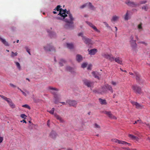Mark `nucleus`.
<instances>
[{"instance_id":"obj_31","label":"nucleus","mask_w":150,"mask_h":150,"mask_svg":"<svg viewBox=\"0 0 150 150\" xmlns=\"http://www.w3.org/2000/svg\"><path fill=\"white\" fill-rule=\"evenodd\" d=\"M88 5L89 6V8L93 10L95 9V7L92 5L91 3L89 2L88 3Z\"/></svg>"},{"instance_id":"obj_1","label":"nucleus","mask_w":150,"mask_h":150,"mask_svg":"<svg viewBox=\"0 0 150 150\" xmlns=\"http://www.w3.org/2000/svg\"><path fill=\"white\" fill-rule=\"evenodd\" d=\"M58 15L62 18V19L58 17V19H64V21L66 23L65 27L69 29H72L74 28L73 21L74 20L72 14L70 11H67L66 9L62 10L59 12Z\"/></svg>"},{"instance_id":"obj_4","label":"nucleus","mask_w":150,"mask_h":150,"mask_svg":"<svg viewBox=\"0 0 150 150\" xmlns=\"http://www.w3.org/2000/svg\"><path fill=\"white\" fill-rule=\"evenodd\" d=\"M44 49L48 51H54L55 52V50L53 47L50 44H47V46L44 47Z\"/></svg>"},{"instance_id":"obj_23","label":"nucleus","mask_w":150,"mask_h":150,"mask_svg":"<svg viewBox=\"0 0 150 150\" xmlns=\"http://www.w3.org/2000/svg\"><path fill=\"white\" fill-rule=\"evenodd\" d=\"M134 75L136 76V79L137 80L139 81L140 80V76L139 74L137 72L135 71L134 73Z\"/></svg>"},{"instance_id":"obj_57","label":"nucleus","mask_w":150,"mask_h":150,"mask_svg":"<svg viewBox=\"0 0 150 150\" xmlns=\"http://www.w3.org/2000/svg\"><path fill=\"white\" fill-rule=\"evenodd\" d=\"M20 91L22 92L23 94L25 96H26V94L22 90H20Z\"/></svg>"},{"instance_id":"obj_59","label":"nucleus","mask_w":150,"mask_h":150,"mask_svg":"<svg viewBox=\"0 0 150 150\" xmlns=\"http://www.w3.org/2000/svg\"><path fill=\"white\" fill-rule=\"evenodd\" d=\"M50 120H48L47 121V124L48 125V126H50Z\"/></svg>"},{"instance_id":"obj_43","label":"nucleus","mask_w":150,"mask_h":150,"mask_svg":"<svg viewBox=\"0 0 150 150\" xmlns=\"http://www.w3.org/2000/svg\"><path fill=\"white\" fill-rule=\"evenodd\" d=\"M103 23L105 25L106 27L110 29H111V28L110 27L109 25L106 22H103Z\"/></svg>"},{"instance_id":"obj_2","label":"nucleus","mask_w":150,"mask_h":150,"mask_svg":"<svg viewBox=\"0 0 150 150\" xmlns=\"http://www.w3.org/2000/svg\"><path fill=\"white\" fill-rule=\"evenodd\" d=\"M134 37L132 35L130 37L131 39L130 41V44L132 48V50L133 51L137 52V44L136 43V40H134Z\"/></svg>"},{"instance_id":"obj_35","label":"nucleus","mask_w":150,"mask_h":150,"mask_svg":"<svg viewBox=\"0 0 150 150\" xmlns=\"http://www.w3.org/2000/svg\"><path fill=\"white\" fill-rule=\"evenodd\" d=\"M48 88L52 91H58V89L57 88H53L51 87H49Z\"/></svg>"},{"instance_id":"obj_29","label":"nucleus","mask_w":150,"mask_h":150,"mask_svg":"<svg viewBox=\"0 0 150 150\" xmlns=\"http://www.w3.org/2000/svg\"><path fill=\"white\" fill-rule=\"evenodd\" d=\"M142 23H140L137 26V28L139 30V31L140 32L143 29V28L142 26Z\"/></svg>"},{"instance_id":"obj_26","label":"nucleus","mask_w":150,"mask_h":150,"mask_svg":"<svg viewBox=\"0 0 150 150\" xmlns=\"http://www.w3.org/2000/svg\"><path fill=\"white\" fill-rule=\"evenodd\" d=\"M118 143L119 144H124V145L127 144H128L129 146H130L131 145L129 143L127 142L122 141H121V140H119Z\"/></svg>"},{"instance_id":"obj_7","label":"nucleus","mask_w":150,"mask_h":150,"mask_svg":"<svg viewBox=\"0 0 150 150\" xmlns=\"http://www.w3.org/2000/svg\"><path fill=\"white\" fill-rule=\"evenodd\" d=\"M103 56L106 59H108L111 62H112L114 60V58L112 55H109L108 54H105L103 55Z\"/></svg>"},{"instance_id":"obj_17","label":"nucleus","mask_w":150,"mask_h":150,"mask_svg":"<svg viewBox=\"0 0 150 150\" xmlns=\"http://www.w3.org/2000/svg\"><path fill=\"white\" fill-rule=\"evenodd\" d=\"M50 136L51 138L54 139L56 137L57 134L55 132L52 131L50 133Z\"/></svg>"},{"instance_id":"obj_11","label":"nucleus","mask_w":150,"mask_h":150,"mask_svg":"<svg viewBox=\"0 0 150 150\" xmlns=\"http://www.w3.org/2000/svg\"><path fill=\"white\" fill-rule=\"evenodd\" d=\"M84 42L86 44L89 45L91 43V40L85 37H83L82 38Z\"/></svg>"},{"instance_id":"obj_41","label":"nucleus","mask_w":150,"mask_h":150,"mask_svg":"<svg viewBox=\"0 0 150 150\" xmlns=\"http://www.w3.org/2000/svg\"><path fill=\"white\" fill-rule=\"evenodd\" d=\"M21 118L25 119L26 118L27 116L25 114H22L21 115Z\"/></svg>"},{"instance_id":"obj_58","label":"nucleus","mask_w":150,"mask_h":150,"mask_svg":"<svg viewBox=\"0 0 150 150\" xmlns=\"http://www.w3.org/2000/svg\"><path fill=\"white\" fill-rule=\"evenodd\" d=\"M3 138L0 137V143H1L3 140Z\"/></svg>"},{"instance_id":"obj_27","label":"nucleus","mask_w":150,"mask_h":150,"mask_svg":"<svg viewBox=\"0 0 150 150\" xmlns=\"http://www.w3.org/2000/svg\"><path fill=\"white\" fill-rule=\"evenodd\" d=\"M67 47L70 49H73L74 47V45L72 43H67Z\"/></svg>"},{"instance_id":"obj_54","label":"nucleus","mask_w":150,"mask_h":150,"mask_svg":"<svg viewBox=\"0 0 150 150\" xmlns=\"http://www.w3.org/2000/svg\"><path fill=\"white\" fill-rule=\"evenodd\" d=\"M147 2L146 1H140V4H144Z\"/></svg>"},{"instance_id":"obj_14","label":"nucleus","mask_w":150,"mask_h":150,"mask_svg":"<svg viewBox=\"0 0 150 150\" xmlns=\"http://www.w3.org/2000/svg\"><path fill=\"white\" fill-rule=\"evenodd\" d=\"M86 23L88 24L95 31L99 32V30L96 28V27L92 23L90 22L86 21Z\"/></svg>"},{"instance_id":"obj_24","label":"nucleus","mask_w":150,"mask_h":150,"mask_svg":"<svg viewBox=\"0 0 150 150\" xmlns=\"http://www.w3.org/2000/svg\"><path fill=\"white\" fill-rule=\"evenodd\" d=\"M99 100L101 104L106 105L107 104L106 101L105 100H103L101 98H99Z\"/></svg>"},{"instance_id":"obj_18","label":"nucleus","mask_w":150,"mask_h":150,"mask_svg":"<svg viewBox=\"0 0 150 150\" xmlns=\"http://www.w3.org/2000/svg\"><path fill=\"white\" fill-rule=\"evenodd\" d=\"M119 18V17L118 16L116 15H114L112 16V18L111 19V21L112 22H116L117 21Z\"/></svg>"},{"instance_id":"obj_12","label":"nucleus","mask_w":150,"mask_h":150,"mask_svg":"<svg viewBox=\"0 0 150 150\" xmlns=\"http://www.w3.org/2000/svg\"><path fill=\"white\" fill-rule=\"evenodd\" d=\"M88 51L89 54L91 55H94L97 52V50L96 49H93L90 50L88 49Z\"/></svg>"},{"instance_id":"obj_63","label":"nucleus","mask_w":150,"mask_h":150,"mask_svg":"<svg viewBox=\"0 0 150 150\" xmlns=\"http://www.w3.org/2000/svg\"><path fill=\"white\" fill-rule=\"evenodd\" d=\"M26 50H27V52L29 53V54L30 55L31 54H30V51L29 50H28V49H26Z\"/></svg>"},{"instance_id":"obj_39","label":"nucleus","mask_w":150,"mask_h":150,"mask_svg":"<svg viewBox=\"0 0 150 150\" xmlns=\"http://www.w3.org/2000/svg\"><path fill=\"white\" fill-rule=\"evenodd\" d=\"M128 15H129V14H128V12H127L125 15V19L126 20H128Z\"/></svg>"},{"instance_id":"obj_5","label":"nucleus","mask_w":150,"mask_h":150,"mask_svg":"<svg viewBox=\"0 0 150 150\" xmlns=\"http://www.w3.org/2000/svg\"><path fill=\"white\" fill-rule=\"evenodd\" d=\"M84 84L88 87H91L93 85V82L87 79H84L83 80Z\"/></svg>"},{"instance_id":"obj_15","label":"nucleus","mask_w":150,"mask_h":150,"mask_svg":"<svg viewBox=\"0 0 150 150\" xmlns=\"http://www.w3.org/2000/svg\"><path fill=\"white\" fill-rule=\"evenodd\" d=\"M105 87L106 88L107 91L108 90L110 91L111 93L113 92V91L112 86L111 85L108 84H105Z\"/></svg>"},{"instance_id":"obj_9","label":"nucleus","mask_w":150,"mask_h":150,"mask_svg":"<svg viewBox=\"0 0 150 150\" xmlns=\"http://www.w3.org/2000/svg\"><path fill=\"white\" fill-rule=\"evenodd\" d=\"M131 103L133 105H135L136 106V108L138 109H141L143 108V105H141L137 102L132 101Z\"/></svg>"},{"instance_id":"obj_44","label":"nucleus","mask_w":150,"mask_h":150,"mask_svg":"<svg viewBox=\"0 0 150 150\" xmlns=\"http://www.w3.org/2000/svg\"><path fill=\"white\" fill-rule=\"evenodd\" d=\"M88 3H87L82 5L80 7V8L82 9L84 8V7L88 5Z\"/></svg>"},{"instance_id":"obj_51","label":"nucleus","mask_w":150,"mask_h":150,"mask_svg":"<svg viewBox=\"0 0 150 150\" xmlns=\"http://www.w3.org/2000/svg\"><path fill=\"white\" fill-rule=\"evenodd\" d=\"M143 124L144 125H146L148 128L150 129V125L149 124H146V123H143Z\"/></svg>"},{"instance_id":"obj_21","label":"nucleus","mask_w":150,"mask_h":150,"mask_svg":"<svg viewBox=\"0 0 150 150\" xmlns=\"http://www.w3.org/2000/svg\"><path fill=\"white\" fill-rule=\"evenodd\" d=\"M54 116L57 119L59 120L60 122H63V120L62 119V117L59 115L56 114H54Z\"/></svg>"},{"instance_id":"obj_37","label":"nucleus","mask_w":150,"mask_h":150,"mask_svg":"<svg viewBox=\"0 0 150 150\" xmlns=\"http://www.w3.org/2000/svg\"><path fill=\"white\" fill-rule=\"evenodd\" d=\"M22 107H23L27 108L29 110L30 109V107L28 105H27V104H25L24 105H22Z\"/></svg>"},{"instance_id":"obj_36","label":"nucleus","mask_w":150,"mask_h":150,"mask_svg":"<svg viewBox=\"0 0 150 150\" xmlns=\"http://www.w3.org/2000/svg\"><path fill=\"white\" fill-rule=\"evenodd\" d=\"M17 52H16L15 53H14L13 52H11V57H13L15 56H16L17 55Z\"/></svg>"},{"instance_id":"obj_16","label":"nucleus","mask_w":150,"mask_h":150,"mask_svg":"<svg viewBox=\"0 0 150 150\" xmlns=\"http://www.w3.org/2000/svg\"><path fill=\"white\" fill-rule=\"evenodd\" d=\"M93 76L96 78H97L98 79H99V76L100 75V74L97 72L93 71L92 72Z\"/></svg>"},{"instance_id":"obj_56","label":"nucleus","mask_w":150,"mask_h":150,"mask_svg":"<svg viewBox=\"0 0 150 150\" xmlns=\"http://www.w3.org/2000/svg\"><path fill=\"white\" fill-rule=\"evenodd\" d=\"M10 85V86L12 87H16V86L14 85L13 84L11 83H10L9 84Z\"/></svg>"},{"instance_id":"obj_20","label":"nucleus","mask_w":150,"mask_h":150,"mask_svg":"<svg viewBox=\"0 0 150 150\" xmlns=\"http://www.w3.org/2000/svg\"><path fill=\"white\" fill-rule=\"evenodd\" d=\"M76 59L77 62H80L82 61V57L80 55L77 54L76 56Z\"/></svg>"},{"instance_id":"obj_42","label":"nucleus","mask_w":150,"mask_h":150,"mask_svg":"<svg viewBox=\"0 0 150 150\" xmlns=\"http://www.w3.org/2000/svg\"><path fill=\"white\" fill-rule=\"evenodd\" d=\"M112 142H115V143H119V140L117 139H112Z\"/></svg>"},{"instance_id":"obj_62","label":"nucleus","mask_w":150,"mask_h":150,"mask_svg":"<svg viewBox=\"0 0 150 150\" xmlns=\"http://www.w3.org/2000/svg\"><path fill=\"white\" fill-rule=\"evenodd\" d=\"M60 103L62 104L63 105H66V103H65L64 102H61Z\"/></svg>"},{"instance_id":"obj_3","label":"nucleus","mask_w":150,"mask_h":150,"mask_svg":"<svg viewBox=\"0 0 150 150\" xmlns=\"http://www.w3.org/2000/svg\"><path fill=\"white\" fill-rule=\"evenodd\" d=\"M132 88L134 91V92L136 93L140 94L141 93V88L137 86V85H133L132 86Z\"/></svg>"},{"instance_id":"obj_50","label":"nucleus","mask_w":150,"mask_h":150,"mask_svg":"<svg viewBox=\"0 0 150 150\" xmlns=\"http://www.w3.org/2000/svg\"><path fill=\"white\" fill-rule=\"evenodd\" d=\"M56 36L55 34L54 33H51L50 34V36L51 38H53V37H54Z\"/></svg>"},{"instance_id":"obj_10","label":"nucleus","mask_w":150,"mask_h":150,"mask_svg":"<svg viewBox=\"0 0 150 150\" xmlns=\"http://www.w3.org/2000/svg\"><path fill=\"white\" fill-rule=\"evenodd\" d=\"M126 3L129 6L135 7L139 5V4H135L134 2L127 1L126 2Z\"/></svg>"},{"instance_id":"obj_19","label":"nucleus","mask_w":150,"mask_h":150,"mask_svg":"<svg viewBox=\"0 0 150 150\" xmlns=\"http://www.w3.org/2000/svg\"><path fill=\"white\" fill-rule=\"evenodd\" d=\"M0 40L6 46H8L9 45L8 43L7 42L6 40L0 37Z\"/></svg>"},{"instance_id":"obj_32","label":"nucleus","mask_w":150,"mask_h":150,"mask_svg":"<svg viewBox=\"0 0 150 150\" xmlns=\"http://www.w3.org/2000/svg\"><path fill=\"white\" fill-rule=\"evenodd\" d=\"M61 7V6H60V5H58L57 6L56 8H55L54 10H57V11H59L60 12V11L62 10H63L62 8H60Z\"/></svg>"},{"instance_id":"obj_45","label":"nucleus","mask_w":150,"mask_h":150,"mask_svg":"<svg viewBox=\"0 0 150 150\" xmlns=\"http://www.w3.org/2000/svg\"><path fill=\"white\" fill-rule=\"evenodd\" d=\"M54 108H52L51 110L49 112L51 114H53L54 113Z\"/></svg>"},{"instance_id":"obj_55","label":"nucleus","mask_w":150,"mask_h":150,"mask_svg":"<svg viewBox=\"0 0 150 150\" xmlns=\"http://www.w3.org/2000/svg\"><path fill=\"white\" fill-rule=\"evenodd\" d=\"M111 84L114 85V86H116V85H117V83L116 82H114V81H112V82H111Z\"/></svg>"},{"instance_id":"obj_60","label":"nucleus","mask_w":150,"mask_h":150,"mask_svg":"<svg viewBox=\"0 0 150 150\" xmlns=\"http://www.w3.org/2000/svg\"><path fill=\"white\" fill-rule=\"evenodd\" d=\"M21 122L25 123H26V122L24 120H22L21 121Z\"/></svg>"},{"instance_id":"obj_38","label":"nucleus","mask_w":150,"mask_h":150,"mask_svg":"<svg viewBox=\"0 0 150 150\" xmlns=\"http://www.w3.org/2000/svg\"><path fill=\"white\" fill-rule=\"evenodd\" d=\"M94 127L97 129H100V126L99 125L96 123H95L94 124Z\"/></svg>"},{"instance_id":"obj_34","label":"nucleus","mask_w":150,"mask_h":150,"mask_svg":"<svg viewBox=\"0 0 150 150\" xmlns=\"http://www.w3.org/2000/svg\"><path fill=\"white\" fill-rule=\"evenodd\" d=\"M15 63L16 66H17V67L18 68L19 70H20L21 69L20 65L19 63L17 62H15Z\"/></svg>"},{"instance_id":"obj_40","label":"nucleus","mask_w":150,"mask_h":150,"mask_svg":"<svg viewBox=\"0 0 150 150\" xmlns=\"http://www.w3.org/2000/svg\"><path fill=\"white\" fill-rule=\"evenodd\" d=\"M66 69L69 71L71 72L72 71V68L70 67H67L66 68Z\"/></svg>"},{"instance_id":"obj_13","label":"nucleus","mask_w":150,"mask_h":150,"mask_svg":"<svg viewBox=\"0 0 150 150\" xmlns=\"http://www.w3.org/2000/svg\"><path fill=\"white\" fill-rule=\"evenodd\" d=\"M51 93L54 95V103L55 104L57 103V100L58 99V97L57 95V92L54 91H51Z\"/></svg>"},{"instance_id":"obj_30","label":"nucleus","mask_w":150,"mask_h":150,"mask_svg":"<svg viewBox=\"0 0 150 150\" xmlns=\"http://www.w3.org/2000/svg\"><path fill=\"white\" fill-rule=\"evenodd\" d=\"M129 137L133 140H137V137L131 134L129 135Z\"/></svg>"},{"instance_id":"obj_22","label":"nucleus","mask_w":150,"mask_h":150,"mask_svg":"<svg viewBox=\"0 0 150 150\" xmlns=\"http://www.w3.org/2000/svg\"><path fill=\"white\" fill-rule=\"evenodd\" d=\"M115 62L120 64H122V61L119 57H117L115 59H114Z\"/></svg>"},{"instance_id":"obj_33","label":"nucleus","mask_w":150,"mask_h":150,"mask_svg":"<svg viewBox=\"0 0 150 150\" xmlns=\"http://www.w3.org/2000/svg\"><path fill=\"white\" fill-rule=\"evenodd\" d=\"M10 107L12 108H15V106L14 104L11 101L9 104H8Z\"/></svg>"},{"instance_id":"obj_61","label":"nucleus","mask_w":150,"mask_h":150,"mask_svg":"<svg viewBox=\"0 0 150 150\" xmlns=\"http://www.w3.org/2000/svg\"><path fill=\"white\" fill-rule=\"evenodd\" d=\"M120 70L122 71H123V72H126V73H127V71H126V70H123L121 68H120Z\"/></svg>"},{"instance_id":"obj_49","label":"nucleus","mask_w":150,"mask_h":150,"mask_svg":"<svg viewBox=\"0 0 150 150\" xmlns=\"http://www.w3.org/2000/svg\"><path fill=\"white\" fill-rule=\"evenodd\" d=\"M139 122V123H142V121L140 120H138L137 121H135V123H134V124H135L136 123H137V122Z\"/></svg>"},{"instance_id":"obj_53","label":"nucleus","mask_w":150,"mask_h":150,"mask_svg":"<svg viewBox=\"0 0 150 150\" xmlns=\"http://www.w3.org/2000/svg\"><path fill=\"white\" fill-rule=\"evenodd\" d=\"M5 100L6 101L8 104H9V103L11 101V99L10 98H8L6 100Z\"/></svg>"},{"instance_id":"obj_28","label":"nucleus","mask_w":150,"mask_h":150,"mask_svg":"<svg viewBox=\"0 0 150 150\" xmlns=\"http://www.w3.org/2000/svg\"><path fill=\"white\" fill-rule=\"evenodd\" d=\"M66 63V61L63 59H61L59 62V64L61 66H63L64 64Z\"/></svg>"},{"instance_id":"obj_46","label":"nucleus","mask_w":150,"mask_h":150,"mask_svg":"<svg viewBox=\"0 0 150 150\" xmlns=\"http://www.w3.org/2000/svg\"><path fill=\"white\" fill-rule=\"evenodd\" d=\"M87 64L85 63H83L81 65V67L83 68H84L86 67L87 65Z\"/></svg>"},{"instance_id":"obj_47","label":"nucleus","mask_w":150,"mask_h":150,"mask_svg":"<svg viewBox=\"0 0 150 150\" xmlns=\"http://www.w3.org/2000/svg\"><path fill=\"white\" fill-rule=\"evenodd\" d=\"M0 97L3 99L4 100H6L7 99V98L6 97H5V96L2 95H0Z\"/></svg>"},{"instance_id":"obj_64","label":"nucleus","mask_w":150,"mask_h":150,"mask_svg":"<svg viewBox=\"0 0 150 150\" xmlns=\"http://www.w3.org/2000/svg\"><path fill=\"white\" fill-rule=\"evenodd\" d=\"M140 43L144 44H146V43H145V42H140Z\"/></svg>"},{"instance_id":"obj_48","label":"nucleus","mask_w":150,"mask_h":150,"mask_svg":"<svg viewBox=\"0 0 150 150\" xmlns=\"http://www.w3.org/2000/svg\"><path fill=\"white\" fill-rule=\"evenodd\" d=\"M142 9L146 11L148 9V7L147 6H144L142 7Z\"/></svg>"},{"instance_id":"obj_52","label":"nucleus","mask_w":150,"mask_h":150,"mask_svg":"<svg viewBox=\"0 0 150 150\" xmlns=\"http://www.w3.org/2000/svg\"><path fill=\"white\" fill-rule=\"evenodd\" d=\"M83 34L82 33H80L78 34V36H81L83 38V37H84L83 36Z\"/></svg>"},{"instance_id":"obj_6","label":"nucleus","mask_w":150,"mask_h":150,"mask_svg":"<svg viewBox=\"0 0 150 150\" xmlns=\"http://www.w3.org/2000/svg\"><path fill=\"white\" fill-rule=\"evenodd\" d=\"M67 104H68L69 106H73L75 107L77 104V102L74 100H68L67 101Z\"/></svg>"},{"instance_id":"obj_25","label":"nucleus","mask_w":150,"mask_h":150,"mask_svg":"<svg viewBox=\"0 0 150 150\" xmlns=\"http://www.w3.org/2000/svg\"><path fill=\"white\" fill-rule=\"evenodd\" d=\"M102 91L104 93H108L107 90L105 87V84L102 87Z\"/></svg>"},{"instance_id":"obj_8","label":"nucleus","mask_w":150,"mask_h":150,"mask_svg":"<svg viewBox=\"0 0 150 150\" xmlns=\"http://www.w3.org/2000/svg\"><path fill=\"white\" fill-rule=\"evenodd\" d=\"M104 113L106 114L110 119L115 120L117 119V117L113 115L110 111H105Z\"/></svg>"}]
</instances>
